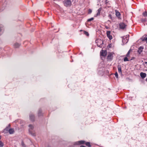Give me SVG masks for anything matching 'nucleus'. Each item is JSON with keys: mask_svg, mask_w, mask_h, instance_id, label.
Masks as SVG:
<instances>
[{"mask_svg": "<svg viewBox=\"0 0 147 147\" xmlns=\"http://www.w3.org/2000/svg\"><path fill=\"white\" fill-rule=\"evenodd\" d=\"M115 13L116 16L118 17H119L120 16V13L117 10H115Z\"/></svg>", "mask_w": 147, "mask_h": 147, "instance_id": "f8f14e48", "label": "nucleus"}, {"mask_svg": "<svg viewBox=\"0 0 147 147\" xmlns=\"http://www.w3.org/2000/svg\"><path fill=\"white\" fill-rule=\"evenodd\" d=\"M22 146L23 147H25V145L24 144V143H23V142H22Z\"/></svg>", "mask_w": 147, "mask_h": 147, "instance_id": "c85d7f7f", "label": "nucleus"}, {"mask_svg": "<svg viewBox=\"0 0 147 147\" xmlns=\"http://www.w3.org/2000/svg\"><path fill=\"white\" fill-rule=\"evenodd\" d=\"M115 75L117 78H118V74L117 72H116L115 73Z\"/></svg>", "mask_w": 147, "mask_h": 147, "instance_id": "393cba45", "label": "nucleus"}, {"mask_svg": "<svg viewBox=\"0 0 147 147\" xmlns=\"http://www.w3.org/2000/svg\"><path fill=\"white\" fill-rule=\"evenodd\" d=\"M143 40H145L147 43V37H144V38Z\"/></svg>", "mask_w": 147, "mask_h": 147, "instance_id": "bb28decb", "label": "nucleus"}, {"mask_svg": "<svg viewBox=\"0 0 147 147\" xmlns=\"http://www.w3.org/2000/svg\"><path fill=\"white\" fill-rule=\"evenodd\" d=\"M92 12V11L91 9H89L88 10V13L89 14L90 13Z\"/></svg>", "mask_w": 147, "mask_h": 147, "instance_id": "cd10ccee", "label": "nucleus"}, {"mask_svg": "<svg viewBox=\"0 0 147 147\" xmlns=\"http://www.w3.org/2000/svg\"><path fill=\"white\" fill-rule=\"evenodd\" d=\"M108 3V1H107V0H106V1H105V3L106 4H107Z\"/></svg>", "mask_w": 147, "mask_h": 147, "instance_id": "2f4dec72", "label": "nucleus"}, {"mask_svg": "<svg viewBox=\"0 0 147 147\" xmlns=\"http://www.w3.org/2000/svg\"><path fill=\"white\" fill-rule=\"evenodd\" d=\"M119 27L121 29H124L126 27V25L123 23H121L119 24Z\"/></svg>", "mask_w": 147, "mask_h": 147, "instance_id": "0eeeda50", "label": "nucleus"}, {"mask_svg": "<svg viewBox=\"0 0 147 147\" xmlns=\"http://www.w3.org/2000/svg\"><path fill=\"white\" fill-rule=\"evenodd\" d=\"M100 11H98V12L97 14V16L100 15Z\"/></svg>", "mask_w": 147, "mask_h": 147, "instance_id": "c756f323", "label": "nucleus"}, {"mask_svg": "<svg viewBox=\"0 0 147 147\" xmlns=\"http://www.w3.org/2000/svg\"><path fill=\"white\" fill-rule=\"evenodd\" d=\"M80 147H86L85 146H83V145H82L80 146Z\"/></svg>", "mask_w": 147, "mask_h": 147, "instance_id": "473e14b6", "label": "nucleus"}, {"mask_svg": "<svg viewBox=\"0 0 147 147\" xmlns=\"http://www.w3.org/2000/svg\"><path fill=\"white\" fill-rule=\"evenodd\" d=\"M107 52L106 50H102L100 52V55L103 57H105L106 56Z\"/></svg>", "mask_w": 147, "mask_h": 147, "instance_id": "7ed1b4c3", "label": "nucleus"}, {"mask_svg": "<svg viewBox=\"0 0 147 147\" xmlns=\"http://www.w3.org/2000/svg\"><path fill=\"white\" fill-rule=\"evenodd\" d=\"M30 118L32 121H34V116L32 114H30Z\"/></svg>", "mask_w": 147, "mask_h": 147, "instance_id": "9b49d317", "label": "nucleus"}, {"mask_svg": "<svg viewBox=\"0 0 147 147\" xmlns=\"http://www.w3.org/2000/svg\"><path fill=\"white\" fill-rule=\"evenodd\" d=\"M130 50H129L128 51V52L127 55H126V56L127 57H129L130 56Z\"/></svg>", "mask_w": 147, "mask_h": 147, "instance_id": "4be33fe9", "label": "nucleus"}, {"mask_svg": "<svg viewBox=\"0 0 147 147\" xmlns=\"http://www.w3.org/2000/svg\"><path fill=\"white\" fill-rule=\"evenodd\" d=\"M143 48L141 47H140L139 48L138 50V52L139 53H140L142 51Z\"/></svg>", "mask_w": 147, "mask_h": 147, "instance_id": "4468645a", "label": "nucleus"}, {"mask_svg": "<svg viewBox=\"0 0 147 147\" xmlns=\"http://www.w3.org/2000/svg\"><path fill=\"white\" fill-rule=\"evenodd\" d=\"M96 42L97 43V45L99 47H101L103 43V41L100 39H98L96 40Z\"/></svg>", "mask_w": 147, "mask_h": 147, "instance_id": "f03ea898", "label": "nucleus"}, {"mask_svg": "<svg viewBox=\"0 0 147 147\" xmlns=\"http://www.w3.org/2000/svg\"><path fill=\"white\" fill-rule=\"evenodd\" d=\"M4 144L1 141H0V147H3Z\"/></svg>", "mask_w": 147, "mask_h": 147, "instance_id": "412c9836", "label": "nucleus"}, {"mask_svg": "<svg viewBox=\"0 0 147 147\" xmlns=\"http://www.w3.org/2000/svg\"><path fill=\"white\" fill-rule=\"evenodd\" d=\"M142 14L143 16L145 17L147 16V12L146 11L145 12H143Z\"/></svg>", "mask_w": 147, "mask_h": 147, "instance_id": "a211bd4d", "label": "nucleus"}, {"mask_svg": "<svg viewBox=\"0 0 147 147\" xmlns=\"http://www.w3.org/2000/svg\"><path fill=\"white\" fill-rule=\"evenodd\" d=\"M71 4V2L70 0H68L64 1V5L66 7L70 6Z\"/></svg>", "mask_w": 147, "mask_h": 147, "instance_id": "20e7f679", "label": "nucleus"}, {"mask_svg": "<svg viewBox=\"0 0 147 147\" xmlns=\"http://www.w3.org/2000/svg\"><path fill=\"white\" fill-rule=\"evenodd\" d=\"M140 76L142 78H144L146 76V74L145 73L142 72L140 73Z\"/></svg>", "mask_w": 147, "mask_h": 147, "instance_id": "9d476101", "label": "nucleus"}, {"mask_svg": "<svg viewBox=\"0 0 147 147\" xmlns=\"http://www.w3.org/2000/svg\"><path fill=\"white\" fill-rule=\"evenodd\" d=\"M85 142V141H77L76 142H74V145H80L81 144H83Z\"/></svg>", "mask_w": 147, "mask_h": 147, "instance_id": "1a4fd4ad", "label": "nucleus"}, {"mask_svg": "<svg viewBox=\"0 0 147 147\" xmlns=\"http://www.w3.org/2000/svg\"><path fill=\"white\" fill-rule=\"evenodd\" d=\"M84 33L85 34H86V35L87 36H88L89 35V33L87 32H86V31H85L84 32Z\"/></svg>", "mask_w": 147, "mask_h": 147, "instance_id": "a878e982", "label": "nucleus"}, {"mask_svg": "<svg viewBox=\"0 0 147 147\" xmlns=\"http://www.w3.org/2000/svg\"><path fill=\"white\" fill-rule=\"evenodd\" d=\"M108 17L109 18H110L111 20H113V18L112 17V16L111 14H109Z\"/></svg>", "mask_w": 147, "mask_h": 147, "instance_id": "b1692460", "label": "nucleus"}, {"mask_svg": "<svg viewBox=\"0 0 147 147\" xmlns=\"http://www.w3.org/2000/svg\"><path fill=\"white\" fill-rule=\"evenodd\" d=\"M145 64H147V62H145Z\"/></svg>", "mask_w": 147, "mask_h": 147, "instance_id": "72a5a7b5", "label": "nucleus"}, {"mask_svg": "<svg viewBox=\"0 0 147 147\" xmlns=\"http://www.w3.org/2000/svg\"><path fill=\"white\" fill-rule=\"evenodd\" d=\"M1 136H0V140L1 139Z\"/></svg>", "mask_w": 147, "mask_h": 147, "instance_id": "f704fd0d", "label": "nucleus"}, {"mask_svg": "<svg viewBox=\"0 0 147 147\" xmlns=\"http://www.w3.org/2000/svg\"><path fill=\"white\" fill-rule=\"evenodd\" d=\"M118 69L119 72L121 73V67L120 65H118Z\"/></svg>", "mask_w": 147, "mask_h": 147, "instance_id": "dca6fc26", "label": "nucleus"}, {"mask_svg": "<svg viewBox=\"0 0 147 147\" xmlns=\"http://www.w3.org/2000/svg\"><path fill=\"white\" fill-rule=\"evenodd\" d=\"M94 18H91L89 19L88 20L87 22H90L91 21L93 20H94Z\"/></svg>", "mask_w": 147, "mask_h": 147, "instance_id": "6ab92c4d", "label": "nucleus"}, {"mask_svg": "<svg viewBox=\"0 0 147 147\" xmlns=\"http://www.w3.org/2000/svg\"><path fill=\"white\" fill-rule=\"evenodd\" d=\"M129 38L127 36L123 37L122 39V41L123 44L127 43L128 41Z\"/></svg>", "mask_w": 147, "mask_h": 147, "instance_id": "39448f33", "label": "nucleus"}, {"mask_svg": "<svg viewBox=\"0 0 147 147\" xmlns=\"http://www.w3.org/2000/svg\"><path fill=\"white\" fill-rule=\"evenodd\" d=\"M123 61H129V60L127 58V57H125L123 59Z\"/></svg>", "mask_w": 147, "mask_h": 147, "instance_id": "aec40b11", "label": "nucleus"}, {"mask_svg": "<svg viewBox=\"0 0 147 147\" xmlns=\"http://www.w3.org/2000/svg\"><path fill=\"white\" fill-rule=\"evenodd\" d=\"M146 81L147 82V78H146Z\"/></svg>", "mask_w": 147, "mask_h": 147, "instance_id": "c9c22d12", "label": "nucleus"}, {"mask_svg": "<svg viewBox=\"0 0 147 147\" xmlns=\"http://www.w3.org/2000/svg\"><path fill=\"white\" fill-rule=\"evenodd\" d=\"M113 57V53H110L108 54L107 57V59L108 60H111Z\"/></svg>", "mask_w": 147, "mask_h": 147, "instance_id": "423d86ee", "label": "nucleus"}, {"mask_svg": "<svg viewBox=\"0 0 147 147\" xmlns=\"http://www.w3.org/2000/svg\"><path fill=\"white\" fill-rule=\"evenodd\" d=\"M100 11H101V9L100 8H99L98 10V11H100Z\"/></svg>", "mask_w": 147, "mask_h": 147, "instance_id": "7c9ffc66", "label": "nucleus"}, {"mask_svg": "<svg viewBox=\"0 0 147 147\" xmlns=\"http://www.w3.org/2000/svg\"><path fill=\"white\" fill-rule=\"evenodd\" d=\"M110 34V31H108L107 32V36L110 40H111L112 39V36Z\"/></svg>", "mask_w": 147, "mask_h": 147, "instance_id": "6e6552de", "label": "nucleus"}, {"mask_svg": "<svg viewBox=\"0 0 147 147\" xmlns=\"http://www.w3.org/2000/svg\"><path fill=\"white\" fill-rule=\"evenodd\" d=\"M14 130L13 129H9V132L10 134H11L13 133Z\"/></svg>", "mask_w": 147, "mask_h": 147, "instance_id": "2eb2a0df", "label": "nucleus"}, {"mask_svg": "<svg viewBox=\"0 0 147 147\" xmlns=\"http://www.w3.org/2000/svg\"><path fill=\"white\" fill-rule=\"evenodd\" d=\"M20 46V44L17 42L15 43L14 45V47L16 48Z\"/></svg>", "mask_w": 147, "mask_h": 147, "instance_id": "ddd939ff", "label": "nucleus"}, {"mask_svg": "<svg viewBox=\"0 0 147 147\" xmlns=\"http://www.w3.org/2000/svg\"><path fill=\"white\" fill-rule=\"evenodd\" d=\"M29 133L33 136H35V134L33 130L34 127L32 125H29Z\"/></svg>", "mask_w": 147, "mask_h": 147, "instance_id": "f257e3e1", "label": "nucleus"}, {"mask_svg": "<svg viewBox=\"0 0 147 147\" xmlns=\"http://www.w3.org/2000/svg\"><path fill=\"white\" fill-rule=\"evenodd\" d=\"M41 110H39L38 113V115L39 116H40L41 115Z\"/></svg>", "mask_w": 147, "mask_h": 147, "instance_id": "5701e85b", "label": "nucleus"}, {"mask_svg": "<svg viewBox=\"0 0 147 147\" xmlns=\"http://www.w3.org/2000/svg\"><path fill=\"white\" fill-rule=\"evenodd\" d=\"M86 145L90 147L91 146V145L90 144V143L89 142H87L85 143Z\"/></svg>", "mask_w": 147, "mask_h": 147, "instance_id": "f3484780", "label": "nucleus"}]
</instances>
